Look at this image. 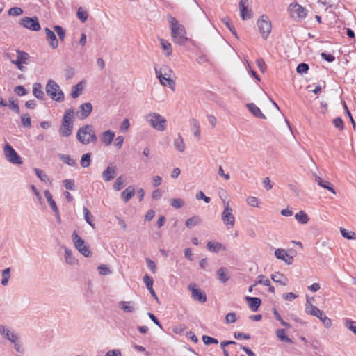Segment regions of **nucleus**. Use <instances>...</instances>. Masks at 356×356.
Returning <instances> with one entry per match:
<instances>
[{
	"label": "nucleus",
	"mask_w": 356,
	"mask_h": 356,
	"mask_svg": "<svg viewBox=\"0 0 356 356\" xmlns=\"http://www.w3.org/2000/svg\"><path fill=\"white\" fill-rule=\"evenodd\" d=\"M167 19L171 30L172 41L179 45H184L188 40L184 26L180 24L179 22L170 15H168Z\"/></svg>",
	"instance_id": "1"
},
{
	"label": "nucleus",
	"mask_w": 356,
	"mask_h": 356,
	"mask_svg": "<svg viewBox=\"0 0 356 356\" xmlns=\"http://www.w3.org/2000/svg\"><path fill=\"white\" fill-rule=\"evenodd\" d=\"M155 73L161 85L168 86L172 91H175V81L171 78L173 71L169 66L162 65L159 70L155 69Z\"/></svg>",
	"instance_id": "2"
},
{
	"label": "nucleus",
	"mask_w": 356,
	"mask_h": 356,
	"mask_svg": "<svg viewBox=\"0 0 356 356\" xmlns=\"http://www.w3.org/2000/svg\"><path fill=\"white\" fill-rule=\"evenodd\" d=\"M76 138L83 145H88L90 143H95L97 141L94 127L90 124L80 127L77 131Z\"/></svg>",
	"instance_id": "3"
},
{
	"label": "nucleus",
	"mask_w": 356,
	"mask_h": 356,
	"mask_svg": "<svg viewBox=\"0 0 356 356\" xmlns=\"http://www.w3.org/2000/svg\"><path fill=\"white\" fill-rule=\"evenodd\" d=\"M145 121L155 130L164 131L167 128V120L157 113H150L145 115Z\"/></svg>",
	"instance_id": "4"
},
{
	"label": "nucleus",
	"mask_w": 356,
	"mask_h": 356,
	"mask_svg": "<svg viewBox=\"0 0 356 356\" xmlns=\"http://www.w3.org/2000/svg\"><path fill=\"white\" fill-rule=\"evenodd\" d=\"M45 90L47 95L53 100L58 102H61L64 100V93L60 90L59 85L55 81L52 79L49 80L45 86Z\"/></svg>",
	"instance_id": "5"
},
{
	"label": "nucleus",
	"mask_w": 356,
	"mask_h": 356,
	"mask_svg": "<svg viewBox=\"0 0 356 356\" xmlns=\"http://www.w3.org/2000/svg\"><path fill=\"white\" fill-rule=\"evenodd\" d=\"M74 111L72 108L65 111L63 118L62 124L60 128V132L64 137H68L72 134L73 129L72 118Z\"/></svg>",
	"instance_id": "6"
},
{
	"label": "nucleus",
	"mask_w": 356,
	"mask_h": 356,
	"mask_svg": "<svg viewBox=\"0 0 356 356\" xmlns=\"http://www.w3.org/2000/svg\"><path fill=\"white\" fill-rule=\"evenodd\" d=\"M72 238L75 248L81 254L86 257L91 256V252L88 247L85 245L84 241L77 234L76 231H74Z\"/></svg>",
	"instance_id": "7"
},
{
	"label": "nucleus",
	"mask_w": 356,
	"mask_h": 356,
	"mask_svg": "<svg viewBox=\"0 0 356 356\" xmlns=\"http://www.w3.org/2000/svg\"><path fill=\"white\" fill-rule=\"evenodd\" d=\"M19 24L27 29L33 31H38L41 29L40 24L38 22V19L36 17H23L19 20Z\"/></svg>",
	"instance_id": "8"
},
{
	"label": "nucleus",
	"mask_w": 356,
	"mask_h": 356,
	"mask_svg": "<svg viewBox=\"0 0 356 356\" xmlns=\"http://www.w3.org/2000/svg\"><path fill=\"white\" fill-rule=\"evenodd\" d=\"M4 154L6 159L13 164H22V158L8 143L4 146Z\"/></svg>",
	"instance_id": "9"
},
{
	"label": "nucleus",
	"mask_w": 356,
	"mask_h": 356,
	"mask_svg": "<svg viewBox=\"0 0 356 356\" xmlns=\"http://www.w3.org/2000/svg\"><path fill=\"white\" fill-rule=\"evenodd\" d=\"M222 220L228 228H232L234 226L235 217L233 214L232 209L227 202L225 203V209L222 213Z\"/></svg>",
	"instance_id": "10"
},
{
	"label": "nucleus",
	"mask_w": 356,
	"mask_h": 356,
	"mask_svg": "<svg viewBox=\"0 0 356 356\" xmlns=\"http://www.w3.org/2000/svg\"><path fill=\"white\" fill-rule=\"evenodd\" d=\"M257 25L261 37L266 40L271 31V23L263 15L258 20Z\"/></svg>",
	"instance_id": "11"
},
{
	"label": "nucleus",
	"mask_w": 356,
	"mask_h": 356,
	"mask_svg": "<svg viewBox=\"0 0 356 356\" xmlns=\"http://www.w3.org/2000/svg\"><path fill=\"white\" fill-rule=\"evenodd\" d=\"M188 290L191 291L193 298L200 302L204 303L207 301L206 294L197 288L196 284H190L188 286Z\"/></svg>",
	"instance_id": "12"
},
{
	"label": "nucleus",
	"mask_w": 356,
	"mask_h": 356,
	"mask_svg": "<svg viewBox=\"0 0 356 356\" xmlns=\"http://www.w3.org/2000/svg\"><path fill=\"white\" fill-rule=\"evenodd\" d=\"M293 254H289L286 250L278 248L275 251V256L280 260H282L287 264H291L293 261V257L295 255V251L290 250Z\"/></svg>",
	"instance_id": "13"
},
{
	"label": "nucleus",
	"mask_w": 356,
	"mask_h": 356,
	"mask_svg": "<svg viewBox=\"0 0 356 356\" xmlns=\"http://www.w3.org/2000/svg\"><path fill=\"white\" fill-rule=\"evenodd\" d=\"M17 59L16 60H11V63L17 66V67L22 71L23 64H27V61L29 58V55L28 53L22 51L21 50H17Z\"/></svg>",
	"instance_id": "14"
},
{
	"label": "nucleus",
	"mask_w": 356,
	"mask_h": 356,
	"mask_svg": "<svg viewBox=\"0 0 356 356\" xmlns=\"http://www.w3.org/2000/svg\"><path fill=\"white\" fill-rule=\"evenodd\" d=\"M249 0H241L239 2L240 16L243 20H248L252 17V10L249 9Z\"/></svg>",
	"instance_id": "15"
},
{
	"label": "nucleus",
	"mask_w": 356,
	"mask_h": 356,
	"mask_svg": "<svg viewBox=\"0 0 356 356\" xmlns=\"http://www.w3.org/2000/svg\"><path fill=\"white\" fill-rule=\"evenodd\" d=\"M291 16L293 18H304L307 15V11L304 7L298 3H291L289 6Z\"/></svg>",
	"instance_id": "16"
},
{
	"label": "nucleus",
	"mask_w": 356,
	"mask_h": 356,
	"mask_svg": "<svg viewBox=\"0 0 356 356\" xmlns=\"http://www.w3.org/2000/svg\"><path fill=\"white\" fill-rule=\"evenodd\" d=\"M116 165L113 163H110L102 172V177L104 181L108 182L113 179L116 175Z\"/></svg>",
	"instance_id": "17"
},
{
	"label": "nucleus",
	"mask_w": 356,
	"mask_h": 356,
	"mask_svg": "<svg viewBox=\"0 0 356 356\" xmlns=\"http://www.w3.org/2000/svg\"><path fill=\"white\" fill-rule=\"evenodd\" d=\"M0 334L6 339L12 342H15L19 339V337L14 332L10 331L8 327L0 325Z\"/></svg>",
	"instance_id": "18"
},
{
	"label": "nucleus",
	"mask_w": 356,
	"mask_h": 356,
	"mask_svg": "<svg viewBox=\"0 0 356 356\" xmlns=\"http://www.w3.org/2000/svg\"><path fill=\"white\" fill-rule=\"evenodd\" d=\"M321 310L311 302L309 298H307L305 303V312L307 314L317 317L319 315L321 316Z\"/></svg>",
	"instance_id": "19"
},
{
	"label": "nucleus",
	"mask_w": 356,
	"mask_h": 356,
	"mask_svg": "<svg viewBox=\"0 0 356 356\" xmlns=\"http://www.w3.org/2000/svg\"><path fill=\"white\" fill-rule=\"evenodd\" d=\"M45 33L47 35V40L49 42V45L52 49H56L58 46V41L56 37L54 31L49 28H45Z\"/></svg>",
	"instance_id": "20"
},
{
	"label": "nucleus",
	"mask_w": 356,
	"mask_h": 356,
	"mask_svg": "<svg viewBox=\"0 0 356 356\" xmlns=\"http://www.w3.org/2000/svg\"><path fill=\"white\" fill-rule=\"evenodd\" d=\"M245 300L247 301L250 309L252 312H257L258 310L259 306L261 305V300L259 298H256V297L246 296Z\"/></svg>",
	"instance_id": "21"
},
{
	"label": "nucleus",
	"mask_w": 356,
	"mask_h": 356,
	"mask_svg": "<svg viewBox=\"0 0 356 356\" xmlns=\"http://www.w3.org/2000/svg\"><path fill=\"white\" fill-rule=\"evenodd\" d=\"M80 110H81L80 116H79V118L82 120L85 119L91 113V111L92 110V105L90 102H86V103L82 104L80 106Z\"/></svg>",
	"instance_id": "22"
},
{
	"label": "nucleus",
	"mask_w": 356,
	"mask_h": 356,
	"mask_svg": "<svg viewBox=\"0 0 356 356\" xmlns=\"http://www.w3.org/2000/svg\"><path fill=\"white\" fill-rule=\"evenodd\" d=\"M271 279L273 282L281 285L286 286L289 283L288 278L282 273L277 272L271 275Z\"/></svg>",
	"instance_id": "23"
},
{
	"label": "nucleus",
	"mask_w": 356,
	"mask_h": 356,
	"mask_svg": "<svg viewBox=\"0 0 356 356\" xmlns=\"http://www.w3.org/2000/svg\"><path fill=\"white\" fill-rule=\"evenodd\" d=\"M159 41L163 49V53L165 56H170L172 53L171 44L166 40L159 38Z\"/></svg>",
	"instance_id": "24"
},
{
	"label": "nucleus",
	"mask_w": 356,
	"mask_h": 356,
	"mask_svg": "<svg viewBox=\"0 0 356 356\" xmlns=\"http://www.w3.org/2000/svg\"><path fill=\"white\" fill-rule=\"evenodd\" d=\"M118 305L126 313H131L135 310V304L131 301H120Z\"/></svg>",
	"instance_id": "25"
},
{
	"label": "nucleus",
	"mask_w": 356,
	"mask_h": 356,
	"mask_svg": "<svg viewBox=\"0 0 356 356\" xmlns=\"http://www.w3.org/2000/svg\"><path fill=\"white\" fill-rule=\"evenodd\" d=\"M33 94L40 100H44L45 95L42 90V85L40 83H35L33 86Z\"/></svg>",
	"instance_id": "26"
},
{
	"label": "nucleus",
	"mask_w": 356,
	"mask_h": 356,
	"mask_svg": "<svg viewBox=\"0 0 356 356\" xmlns=\"http://www.w3.org/2000/svg\"><path fill=\"white\" fill-rule=\"evenodd\" d=\"M315 181L318 183V184L320 186L330 191L333 194H336V191L332 187V184L330 182L323 180L320 177L317 175H315Z\"/></svg>",
	"instance_id": "27"
},
{
	"label": "nucleus",
	"mask_w": 356,
	"mask_h": 356,
	"mask_svg": "<svg viewBox=\"0 0 356 356\" xmlns=\"http://www.w3.org/2000/svg\"><path fill=\"white\" fill-rule=\"evenodd\" d=\"M248 110L254 115L255 117L265 119L266 116L262 113L261 110L253 103H249L246 104Z\"/></svg>",
	"instance_id": "28"
},
{
	"label": "nucleus",
	"mask_w": 356,
	"mask_h": 356,
	"mask_svg": "<svg viewBox=\"0 0 356 356\" xmlns=\"http://www.w3.org/2000/svg\"><path fill=\"white\" fill-rule=\"evenodd\" d=\"M208 250L213 252H218L220 250H225L226 248L219 242L209 241L207 244Z\"/></svg>",
	"instance_id": "29"
},
{
	"label": "nucleus",
	"mask_w": 356,
	"mask_h": 356,
	"mask_svg": "<svg viewBox=\"0 0 356 356\" xmlns=\"http://www.w3.org/2000/svg\"><path fill=\"white\" fill-rule=\"evenodd\" d=\"M44 196H45L49 206L51 207L53 211L54 212L55 216H58V207H57L55 201L53 200L52 195H51V193L49 192V191H48V190L44 191Z\"/></svg>",
	"instance_id": "30"
},
{
	"label": "nucleus",
	"mask_w": 356,
	"mask_h": 356,
	"mask_svg": "<svg viewBox=\"0 0 356 356\" xmlns=\"http://www.w3.org/2000/svg\"><path fill=\"white\" fill-rule=\"evenodd\" d=\"M173 145L176 150L178 151L179 152L182 153L186 149V145L184 142L183 138L179 134H178L177 138L174 140Z\"/></svg>",
	"instance_id": "31"
},
{
	"label": "nucleus",
	"mask_w": 356,
	"mask_h": 356,
	"mask_svg": "<svg viewBox=\"0 0 356 356\" xmlns=\"http://www.w3.org/2000/svg\"><path fill=\"white\" fill-rule=\"evenodd\" d=\"M114 137L115 133L110 130H108L102 134L101 140L106 146H108L111 143Z\"/></svg>",
	"instance_id": "32"
},
{
	"label": "nucleus",
	"mask_w": 356,
	"mask_h": 356,
	"mask_svg": "<svg viewBox=\"0 0 356 356\" xmlns=\"http://www.w3.org/2000/svg\"><path fill=\"white\" fill-rule=\"evenodd\" d=\"M143 281L146 284V286L147 289L149 291L151 295L156 300H158V298L155 293V291L153 289V279L149 276L145 275L143 277Z\"/></svg>",
	"instance_id": "33"
},
{
	"label": "nucleus",
	"mask_w": 356,
	"mask_h": 356,
	"mask_svg": "<svg viewBox=\"0 0 356 356\" xmlns=\"http://www.w3.org/2000/svg\"><path fill=\"white\" fill-rule=\"evenodd\" d=\"M190 125L195 137L199 139L200 136V126L197 120L192 118L190 120Z\"/></svg>",
	"instance_id": "34"
},
{
	"label": "nucleus",
	"mask_w": 356,
	"mask_h": 356,
	"mask_svg": "<svg viewBox=\"0 0 356 356\" xmlns=\"http://www.w3.org/2000/svg\"><path fill=\"white\" fill-rule=\"evenodd\" d=\"M135 194V190L133 186H129L121 193V197L124 201V202H127Z\"/></svg>",
	"instance_id": "35"
},
{
	"label": "nucleus",
	"mask_w": 356,
	"mask_h": 356,
	"mask_svg": "<svg viewBox=\"0 0 356 356\" xmlns=\"http://www.w3.org/2000/svg\"><path fill=\"white\" fill-rule=\"evenodd\" d=\"M65 262L71 266L75 265L77 263V260L73 257L72 251L65 248Z\"/></svg>",
	"instance_id": "36"
},
{
	"label": "nucleus",
	"mask_w": 356,
	"mask_h": 356,
	"mask_svg": "<svg viewBox=\"0 0 356 356\" xmlns=\"http://www.w3.org/2000/svg\"><path fill=\"white\" fill-rule=\"evenodd\" d=\"M83 90V81H81L76 85L72 86L71 96L72 98H77Z\"/></svg>",
	"instance_id": "37"
},
{
	"label": "nucleus",
	"mask_w": 356,
	"mask_h": 356,
	"mask_svg": "<svg viewBox=\"0 0 356 356\" xmlns=\"http://www.w3.org/2000/svg\"><path fill=\"white\" fill-rule=\"evenodd\" d=\"M59 158L63 163L70 166L75 167L77 165L76 160L68 154H60Z\"/></svg>",
	"instance_id": "38"
},
{
	"label": "nucleus",
	"mask_w": 356,
	"mask_h": 356,
	"mask_svg": "<svg viewBox=\"0 0 356 356\" xmlns=\"http://www.w3.org/2000/svg\"><path fill=\"white\" fill-rule=\"evenodd\" d=\"M277 337L283 342L292 343V340L286 335V331L284 329H278L275 332Z\"/></svg>",
	"instance_id": "39"
},
{
	"label": "nucleus",
	"mask_w": 356,
	"mask_h": 356,
	"mask_svg": "<svg viewBox=\"0 0 356 356\" xmlns=\"http://www.w3.org/2000/svg\"><path fill=\"white\" fill-rule=\"evenodd\" d=\"M295 218L300 224H307L309 220L308 215L304 211H300L297 213L295 215Z\"/></svg>",
	"instance_id": "40"
},
{
	"label": "nucleus",
	"mask_w": 356,
	"mask_h": 356,
	"mask_svg": "<svg viewBox=\"0 0 356 356\" xmlns=\"http://www.w3.org/2000/svg\"><path fill=\"white\" fill-rule=\"evenodd\" d=\"M202 222L201 218L198 216H193V217L188 218L186 221V226L188 228H192L194 226H196Z\"/></svg>",
	"instance_id": "41"
},
{
	"label": "nucleus",
	"mask_w": 356,
	"mask_h": 356,
	"mask_svg": "<svg viewBox=\"0 0 356 356\" xmlns=\"http://www.w3.org/2000/svg\"><path fill=\"white\" fill-rule=\"evenodd\" d=\"M126 179L124 176L118 177L113 184V188L115 191L121 190L125 185Z\"/></svg>",
	"instance_id": "42"
},
{
	"label": "nucleus",
	"mask_w": 356,
	"mask_h": 356,
	"mask_svg": "<svg viewBox=\"0 0 356 356\" xmlns=\"http://www.w3.org/2000/svg\"><path fill=\"white\" fill-rule=\"evenodd\" d=\"M217 275L218 280L222 283H225L229 278V277L227 274L226 268L222 267L218 270Z\"/></svg>",
	"instance_id": "43"
},
{
	"label": "nucleus",
	"mask_w": 356,
	"mask_h": 356,
	"mask_svg": "<svg viewBox=\"0 0 356 356\" xmlns=\"http://www.w3.org/2000/svg\"><path fill=\"white\" fill-rule=\"evenodd\" d=\"M340 232L343 237L348 240L356 239V234L352 231H348L345 228H340Z\"/></svg>",
	"instance_id": "44"
},
{
	"label": "nucleus",
	"mask_w": 356,
	"mask_h": 356,
	"mask_svg": "<svg viewBox=\"0 0 356 356\" xmlns=\"http://www.w3.org/2000/svg\"><path fill=\"white\" fill-rule=\"evenodd\" d=\"M343 321L345 327L356 334V322L350 318H345Z\"/></svg>",
	"instance_id": "45"
},
{
	"label": "nucleus",
	"mask_w": 356,
	"mask_h": 356,
	"mask_svg": "<svg viewBox=\"0 0 356 356\" xmlns=\"http://www.w3.org/2000/svg\"><path fill=\"white\" fill-rule=\"evenodd\" d=\"M318 318L323 323L326 328H329L332 326V320L324 314L323 312H321V316H317Z\"/></svg>",
	"instance_id": "46"
},
{
	"label": "nucleus",
	"mask_w": 356,
	"mask_h": 356,
	"mask_svg": "<svg viewBox=\"0 0 356 356\" xmlns=\"http://www.w3.org/2000/svg\"><path fill=\"white\" fill-rule=\"evenodd\" d=\"M90 153L84 154L82 156L80 163L83 168H87L90 165Z\"/></svg>",
	"instance_id": "47"
},
{
	"label": "nucleus",
	"mask_w": 356,
	"mask_h": 356,
	"mask_svg": "<svg viewBox=\"0 0 356 356\" xmlns=\"http://www.w3.org/2000/svg\"><path fill=\"white\" fill-rule=\"evenodd\" d=\"M10 268H7L2 271V280H1L2 285H3V286L7 285L9 278L10 277Z\"/></svg>",
	"instance_id": "48"
},
{
	"label": "nucleus",
	"mask_w": 356,
	"mask_h": 356,
	"mask_svg": "<svg viewBox=\"0 0 356 356\" xmlns=\"http://www.w3.org/2000/svg\"><path fill=\"white\" fill-rule=\"evenodd\" d=\"M170 204L175 209H179L184 206V202L180 198H172L170 200Z\"/></svg>",
	"instance_id": "49"
},
{
	"label": "nucleus",
	"mask_w": 356,
	"mask_h": 356,
	"mask_svg": "<svg viewBox=\"0 0 356 356\" xmlns=\"http://www.w3.org/2000/svg\"><path fill=\"white\" fill-rule=\"evenodd\" d=\"M34 171L38 177L43 182H47L49 181V177L40 169L35 168Z\"/></svg>",
	"instance_id": "50"
},
{
	"label": "nucleus",
	"mask_w": 356,
	"mask_h": 356,
	"mask_svg": "<svg viewBox=\"0 0 356 356\" xmlns=\"http://www.w3.org/2000/svg\"><path fill=\"white\" fill-rule=\"evenodd\" d=\"M54 31L56 32L59 39L63 41L65 36V31L60 26L56 25L54 26Z\"/></svg>",
	"instance_id": "51"
},
{
	"label": "nucleus",
	"mask_w": 356,
	"mask_h": 356,
	"mask_svg": "<svg viewBox=\"0 0 356 356\" xmlns=\"http://www.w3.org/2000/svg\"><path fill=\"white\" fill-rule=\"evenodd\" d=\"M270 280L263 275H260L257 277V284H264V286H270Z\"/></svg>",
	"instance_id": "52"
},
{
	"label": "nucleus",
	"mask_w": 356,
	"mask_h": 356,
	"mask_svg": "<svg viewBox=\"0 0 356 356\" xmlns=\"http://www.w3.org/2000/svg\"><path fill=\"white\" fill-rule=\"evenodd\" d=\"M83 213L85 220L92 227L95 228V224L90 220V212L88 208L83 207Z\"/></svg>",
	"instance_id": "53"
},
{
	"label": "nucleus",
	"mask_w": 356,
	"mask_h": 356,
	"mask_svg": "<svg viewBox=\"0 0 356 356\" xmlns=\"http://www.w3.org/2000/svg\"><path fill=\"white\" fill-rule=\"evenodd\" d=\"M77 17L82 22H85L88 17L87 12L83 10L81 8H79L76 13Z\"/></svg>",
	"instance_id": "54"
},
{
	"label": "nucleus",
	"mask_w": 356,
	"mask_h": 356,
	"mask_svg": "<svg viewBox=\"0 0 356 356\" xmlns=\"http://www.w3.org/2000/svg\"><path fill=\"white\" fill-rule=\"evenodd\" d=\"M8 13L10 16H19L23 13V10L19 7H13L8 10Z\"/></svg>",
	"instance_id": "55"
},
{
	"label": "nucleus",
	"mask_w": 356,
	"mask_h": 356,
	"mask_svg": "<svg viewBox=\"0 0 356 356\" xmlns=\"http://www.w3.org/2000/svg\"><path fill=\"white\" fill-rule=\"evenodd\" d=\"M21 120L22 123L24 127H31V118L29 115V114H22L21 115Z\"/></svg>",
	"instance_id": "56"
},
{
	"label": "nucleus",
	"mask_w": 356,
	"mask_h": 356,
	"mask_svg": "<svg viewBox=\"0 0 356 356\" xmlns=\"http://www.w3.org/2000/svg\"><path fill=\"white\" fill-rule=\"evenodd\" d=\"M202 340H203V342L206 344V345H210L211 343H215V344H218V341L216 339H214L211 337H209V336H203L202 337Z\"/></svg>",
	"instance_id": "57"
},
{
	"label": "nucleus",
	"mask_w": 356,
	"mask_h": 356,
	"mask_svg": "<svg viewBox=\"0 0 356 356\" xmlns=\"http://www.w3.org/2000/svg\"><path fill=\"white\" fill-rule=\"evenodd\" d=\"M98 270H99V274H101L102 275H110L111 273V270L106 265H103V264L100 265L98 267Z\"/></svg>",
	"instance_id": "58"
},
{
	"label": "nucleus",
	"mask_w": 356,
	"mask_h": 356,
	"mask_svg": "<svg viewBox=\"0 0 356 356\" xmlns=\"http://www.w3.org/2000/svg\"><path fill=\"white\" fill-rule=\"evenodd\" d=\"M222 22L225 24L226 27L228 28L230 31L234 34L235 35H236V31H235V29L234 27L232 25L231 22H230V19L228 17H225L223 19H222Z\"/></svg>",
	"instance_id": "59"
},
{
	"label": "nucleus",
	"mask_w": 356,
	"mask_h": 356,
	"mask_svg": "<svg viewBox=\"0 0 356 356\" xmlns=\"http://www.w3.org/2000/svg\"><path fill=\"white\" fill-rule=\"evenodd\" d=\"M309 70V65L307 63H300L297 66L296 71L299 74L306 73Z\"/></svg>",
	"instance_id": "60"
},
{
	"label": "nucleus",
	"mask_w": 356,
	"mask_h": 356,
	"mask_svg": "<svg viewBox=\"0 0 356 356\" xmlns=\"http://www.w3.org/2000/svg\"><path fill=\"white\" fill-rule=\"evenodd\" d=\"M74 69L72 67H67L65 69V76L67 80L72 79L74 75Z\"/></svg>",
	"instance_id": "61"
},
{
	"label": "nucleus",
	"mask_w": 356,
	"mask_h": 356,
	"mask_svg": "<svg viewBox=\"0 0 356 356\" xmlns=\"http://www.w3.org/2000/svg\"><path fill=\"white\" fill-rule=\"evenodd\" d=\"M246 202L248 205L252 206V207H259V201H258L257 198L255 197H252V196L248 197L246 199Z\"/></svg>",
	"instance_id": "62"
},
{
	"label": "nucleus",
	"mask_w": 356,
	"mask_h": 356,
	"mask_svg": "<svg viewBox=\"0 0 356 356\" xmlns=\"http://www.w3.org/2000/svg\"><path fill=\"white\" fill-rule=\"evenodd\" d=\"M333 124L335 127L339 128L340 130H343L344 129L343 121L339 117L333 120Z\"/></svg>",
	"instance_id": "63"
},
{
	"label": "nucleus",
	"mask_w": 356,
	"mask_h": 356,
	"mask_svg": "<svg viewBox=\"0 0 356 356\" xmlns=\"http://www.w3.org/2000/svg\"><path fill=\"white\" fill-rule=\"evenodd\" d=\"M15 92L19 96H24L26 95V90L22 86H17L14 89Z\"/></svg>",
	"instance_id": "64"
}]
</instances>
